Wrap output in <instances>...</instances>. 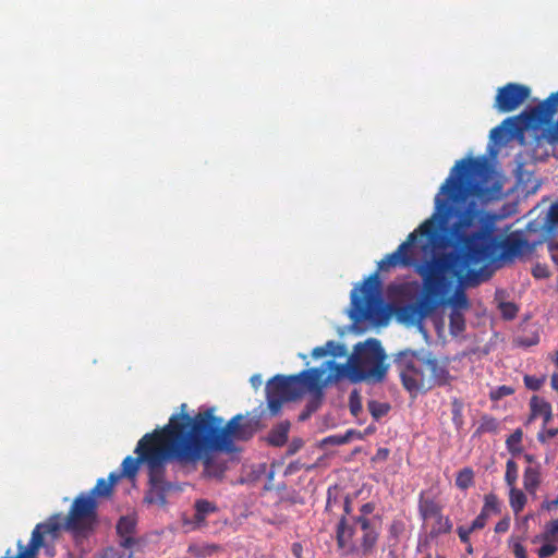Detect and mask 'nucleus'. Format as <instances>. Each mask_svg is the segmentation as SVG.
Here are the masks:
<instances>
[{"instance_id":"f257e3e1","label":"nucleus","mask_w":558,"mask_h":558,"mask_svg":"<svg viewBox=\"0 0 558 558\" xmlns=\"http://www.w3.org/2000/svg\"><path fill=\"white\" fill-rule=\"evenodd\" d=\"M502 181L485 159L465 158L456 162L435 196V213L411 232L398 248L377 264L378 271L413 266L417 238L426 248L441 228L477 266L496 260L513 262L531 253L532 246L520 231L500 239L496 235L498 215L485 207L502 197Z\"/></svg>"},{"instance_id":"f03ea898","label":"nucleus","mask_w":558,"mask_h":558,"mask_svg":"<svg viewBox=\"0 0 558 558\" xmlns=\"http://www.w3.org/2000/svg\"><path fill=\"white\" fill-rule=\"evenodd\" d=\"M150 454L147 459L149 489L146 500L150 504H166L168 492L177 487L175 482L169 476V468L172 472H185L187 466L195 468L201 452L192 456L193 440L184 427L178 414H172L168 424L158 428Z\"/></svg>"},{"instance_id":"7ed1b4c3","label":"nucleus","mask_w":558,"mask_h":558,"mask_svg":"<svg viewBox=\"0 0 558 558\" xmlns=\"http://www.w3.org/2000/svg\"><path fill=\"white\" fill-rule=\"evenodd\" d=\"M451 251L435 255L417 268L423 279L424 291L440 304H448L456 311H466L471 304L464 291L476 287L486 278L469 256L453 242Z\"/></svg>"},{"instance_id":"20e7f679","label":"nucleus","mask_w":558,"mask_h":558,"mask_svg":"<svg viewBox=\"0 0 558 558\" xmlns=\"http://www.w3.org/2000/svg\"><path fill=\"white\" fill-rule=\"evenodd\" d=\"M181 412L177 413L193 440L191 453L203 456L206 451L231 452L234 441L251 439L256 428L252 420H244L241 414L233 416L223 425V418L215 415V408L199 410L194 416L186 412L182 403Z\"/></svg>"},{"instance_id":"39448f33","label":"nucleus","mask_w":558,"mask_h":558,"mask_svg":"<svg viewBox=\"0 0 558 558\" xmlns=\"http://www.w3.org/2000/svg\"><path fill=\"white\" fill-rule=\"evenodd\" d=\"M379 533L368 518L342 515L336 527L337 547L342 556L359 555L362 558L373 554Z\"/></svg>"},{"instance_id":"423d86ee","label":"nucleus","mask_w":558,"mask_h":558,"mask_svg":"<svg viewBox=\"0 0 558 558\" xmlns=\"http://www.w3.org/2000/svg\"><path fill=\"white\" fill-rule=\"evenodd\" d=\"M386 352L377 339L357 343L345 366V376L352 383H381L385 380L388 365Z\"/></svg>"},{"instance_id":"0eeeda50","label":"nucleus","mask_w":558,"mask_h":558,"mask_svg":"<svg viewBox=\"0 0 558 558\" xmlns=\"http://www.w3.org/2000/svg\"><path fill=\"white\" fill-rule=\"evenodd\" d=\"M380 284L376 271L368 276L360 287L353 289L351 293V318L355 323L367 320L375 325L386 324L388 313L383 304Z\"/></svg>"},{"instance_id":"6e6552de","label":"nucleus","mask_w":558,"mask_h":558,"mask_svg":"<svg viewBox=\"0 0 558 558\" xmlns=\"http://www.w3.org/2000/svg\"><path fill=\"white\" fill-rule=\"evenodd\" d=\"M507 122L514 125L523 123L521 126H514L515 131H536L546 124L547 128L543 130V137L549 144L558 143V90L551 93L537 106L526 109L518 116L507 118Z\"/></svg>"},{"instance_id":"1a4fd4ad","label":"nucleus","mask_w":558,"mask_h":558,"mask_svg":"<svg viewBox=\"0 0 558 558\" xmlns=\"http://www.w3.org/2000/svg\"><path fill=\"white\" fill-rule=\"evenodd\" d=\"M97 509L98 501L81 493L73 500L63 524H61V515L58 514L60 529L71 532L76 539L87 537L98 523Z\"/></svg>"},{"instance_id":"9d476101","label":"nucleus","mask_w":558,"mask_h":558,"mask_svg":"<svg viewBox=\"0 0 558 558\" xmlns=\"http://www.w3.org/2000/svg\"><path fill=\"white\" fill-rule=\"evenodd\" d=\"M426 353L427 351L424 349H404L393 355V364L399 373L401 384L410 393L424 391Z\"/></svg>"},{"instance_id":"9b49d317","label":"nucleus","mask_w":558,"mask_h":558,"mask_svg":"<svg viewBox=\"0 0 558 558\" xmlns=\"http://www.w3.org/2000/svg\"><path fill=\"white\" fill-rule=\"evenodd\" d=\"M303 393L298 374L274 376L266 385V399L270 415H278L284 402L294 401Z\"/></svg>"},{"instance_id":"f8f14e48","label":"nucleus","mask_w":558,"mask_h":558,"mask_svg":"<svg viewBox=\"0 0 558 558\" xmlns=\"http://www.w3.org/2000/svg\"><path fill=\"white\" fill-rule=\"evenodd\" d=\"M326 367H312L298 374L303 392L324 393L327 384L339 380L345 376V366L335 361H327Z\"/></svg>"},{"instance_id":"ddd939ff","label":"nucleus","mask_w":558,"mask_h":558,"mask_svg":"<svg viewBox=\"0 0 558 558\" xmlns=\"http://www.w3.org/2000/svg\"><path fill=\"white\" fill-rule=\"evenodd\" d=\"M158 428L154 429L151 433L145 434L137 442L134 452L137 454L136 458L132 456H128L121 463V472L118 474L120 478L128 477L134 478L138 472L141 463H145L147 465V459L150 454V449L153 448L154 441L156 437L159 435Z\"/></svg>"},{"instance_id":"4468645a","label":"nucleus","mask_w":558,"mask_h":558,"mask_svg":"<svg viewBox=\"0 0 558 558\" xmlns=\"http://www.w3.org/2000/svg\"><path fill=\"white\" fill-rule=\"evenodd\" d=\"M531 94L530 87L519 83H508L498 88L494 107L502 113L518 109Z\"/></svg>"},{"instance_id":"2eb2a0df","label":"nucleus","mask_w":558,"mask_h":558,"mask_svg":"<svg viewBox=\"0 0 558 558\" xmlns=\"http://www.w3.org/2000/svg\"><path fill=\"white\" fill-rule=\"evenodd\" d=\"M426 373L424 391L434 387L449 386L454 377L449 372V360L439 359L434 353H426Z\"/></svg>"},{"instance_id":"dca6fc26","label":"nucleus","mask_w":558,"mask_h":558,"mask_svg":"<svg viewBox=\"0 0 558 558\" xmlns=\"http://www.w3.org/2000/svg\"><path fill=\"white\" fill-rule=\"evenodd\" d=\"M438 307V302L425 291L424 298L415 303L405 304L398 308V318L409 325L420 324L427 315Z\"/></svg>"},{"instance_id":"f3484780","label":"nucleus","mask_w":558,"mask_h":558,"mask_svg":"<svg viewBox=\"0 0 558 558\" xmlns=\"http://www.w3.org/2000/svg\"><path fill=\"white\" fill-rule=\"evenodd\" d=\"M136 519L133 515H123L117 523V533L120 537V545L123 548H131L135 545L134 538Z\"/></svg>"},{"instance_id":"a211bd4d","label":"nucleus","mask_w":558,"mask_h":558,"mask_svg":"<svg viewBox=\"0 0 558 558\" xmlns=\"http://www.w3.org/2000/svg\"><path fill=\"white\" fill-rule=\"evenodd\" d=\"M119 481L120 476L118 473L111 472L108 480L98 478L96 485L88 493H85V496H90L97 501L100 498H110Z\"/></svg>"},{"instance_id":"6ab92c4d","label":"nucleus","mask_w":558,"mask_h":558,"mask_svg":"<svg viewBox=\"0 0 558 558\" xmlns=\"http://www.w3.org/2000/svg\"><path fill=\"white\" fill-rule=\"evenodd\" d=\"M522 123H518V126H521ZM517 126V124H515ZM526 130L515 131L514 124L507 122V119H505L500 125L494 128L490 131V138L497 143H504L512 137L523 136L524 132Z\"/></svg>"},{"instance_id":"aec40b11","label":"nucleus","mask_w":558,"mask_h":558,"mask_svg":"<svg viewBox=\"0 0 558 558\" xmlns=\"http://www.w3.org/2000/svg\"><path fill=\"white\" fill-rule=\"evenodd\" d=\"M530 409H531V416L530 420H533L537 416L543 417V424L544 427L551 421L553 418V412H551V405L548 401L544 400L543 398H539L538 396H533L530 400Z\"/></svg>"},{"instance_id":"412c9836","label":"nucleus","mask_w":558,"mask_h":558,"mask_svg":"<svg viewBox=\"0 0 558 558\" xmlns=\"http://www.w3.org/2000/svg\"><path fill=\"white\" fill-rule=\"evenodd\" d=\"M290 427L291 424L289 421H282L277 424L267 436L268 444L275 447H282L288 441Z\"/></svg>"},{"instance_id":"4be33fe9","label":"nucleus","mask_w":558,"mask_h":558,"mask_svg":"<svg viewBox=\"0 0 558 558\" xmlns=\"http://www.w3.org/2000/svg\"><path fill=\"white\" fill-rule=\"evenodd\" d=\"M194 509V522L197 525L204 524L207 515H209L210 513H215L218 510L217 506L207 499L196 500Z\"/></svg>"},{"instance_id":"5701e85b","label":"nucleus","mask_w":558,"mask_h":558,"mask_svg":"<svg viewBox=\"0 0 558 558\" xmlns=\"http://www.w3.org/2000/svg\"><path fill=\"white\" fill-rule=\"evenodd\" d=\"M418 512L422 519L427 520L438 515L441 512V507L434 499L424 498L423 494H421L418 500Z\"/></svg>"},{"instance_id":"b1692460","label":"nucleus","mask_w":558,"mask_h":558,"mask_svg":"<svg viewBox=\"0 0 558 558\" xmlns=\"http://www.w3.org/2000/svg\"><path fill=\"white\" fill-rule=\"evenodd\" d=\"M541 483L539 466H527L523 474V486L530 494H535Z\"/></svg>"},{"instance_id":"393cba45","label":"nucleus","mask_w":558,"mask_h":558,"mask_svg":"<svg viewBox=\"0 0 558 558\" xmlns=\"http://www.w3.org/2000/svg\"><path fill=\"white\" fill-rule=\"evenodd\" d=\"M331 354L333 356H339L343 354V345H340L333 340H329L325 345L316 347L312 351V356L314 359H319Z\"/></svg>"},{"instance_id":"a878e982","label":"nucleus","mask_w":558,"mask_h":558,"mask_svg":"<svg viewBox=\"0 0 558 558\" xmlns=\"http://www.w3.org/2000/svg\"><path fill=\"white\" fill-rule=\"evenodd\" d=\"M215 451H206L204 454L199 458V461H203L204 464V473L209 477H220L223 473V469L216 464L211 454Z\"/></svg>"},{"instance_id":"bb28decb","label":"nucleus","mask_w":558,"mask_h":558,"mask_svg":"<svg viewBox=\"0 0 558 558\" xmlns=\"http://www.w3.org/2000/svg\"><path fill=\"white\" fill-rule=\"evenodd\" d=\"M452 530V522L448 517H444L440 512L438 515L435 517V523L433 524L430 529L429 535L432 537H438L442 534H448Z\"/></svg>"},{"instance_id":"cd10ccee","label":"nucleus","mask_w":558,"mask_h":558,"mask_svg":"<svg viewBox=\"0 0 558 558\" xmlns=\"http://www.w3.org/2000/svg\"><path fill=\"white\" fill-rule=\"evenodd\" d=\"M526 501L527 498L521 489H518L517 487L510 488L509 504L514 514L520 513L524 509Z\"/></svg>"},{"instance_id":"c85d7f7f","label":"nucleus","mask_w":558,"mask_h":558,"mask_svg":"<svg viewBox=\"0 0 558 558\" xmlns=\"http://www.w3.org/2000/svg\"><path fill=\"white\" fill-rule=\"evenodd\" d=\"M499 430V422L490 415H483L480 425L475 430V435L481 436L486 433L497 434Z\"/></svg>"},{"instance_id":"c756f323","label":"nucleus","mask_w":558,"mask_h":558,"mask_svg":"<svg viewBox=\"0 0 558 558\" xmlns=\"http://www.w3.org/2000/svg\"><path fill=\"white\" fill-rule=\"evenodd\" d=\"M449 328L451 335L458 336L465 329V318L461 311L451 310L449 315Z\"/></svg>"},{"instance_id":"7c9ffc66","label":"nucleus","mask_w":558,"mask_h":558,"mask_svg":"<svg viewBox=\"0 0 558 558\" xmlns=\"http://www.w3.org/2000/svg\"><path fill=\"white\" fill-rule=\"evenodd\" d=\"M522 438H523V432L521 428H517L508 438L506 439V447L508 451L512 456L520 454L523 450L522 448Z\"/></svg>"},{"instance_id":"2f4dec72","label":"nucleus","mask_w":558,"mask_h":558,"mask_svg":"<svg viewBox=\"0 0 558 558\" xmlns=\"http://www.w3.org/2000/svg\"><path fill=\"white\" fill-rule=\"evenodd\" d=\"M474 483V472L471 468L460 470L456 477V485L460 489H468Z\"/></svg>"},{"instance_id":"473e14b6","label":"nucleus","mask_w":558,"mask_h":558,"mask_svg":"<svg viewBox=\"0 0 558 558\" xmlns=\"http://www.w3.org/2000/svg\"><path fill=\"white\" fill-rule=\"evenodd\" d=\"M482 511L488 515L490 513L497 514L500 512L499 499L495 494L490 493V494L485 495Z\"/></svg>"},{"instance_id":"72a5a7b5","label":"nucleus","mask_w":558,"mask_h":558,"mask_svg":"<svg viewBox=\"0 0 558 558\" xmlns=\"http://www.w3.org/2000/svg\"><path fill=\"white\" fill-rule=\"evenodd\" d=\"M519 475V466L514 460L510 459L506 463L505 482L511 487H515V483Z\"/></svg>"},{"instance_id":"f704fd0d","label":"nucleus","mask_w":558,"mask_h":558,"mask_svg":"<svg viewBox=\"0 0 558 558\" xmlns=\"http://www.w3.org/2000/svg\"><path fill=\"white\" fill-rule=\"evenodd\" d=\"M539 342V335L536 331L530 333H522L514 338V343L518 347L529 348Z\"/></svg>"},{"instance_id":"c9c22d12","label":"nucleus","mask_w":558,"mask_h":558,"mask_svg":"<svg viewBox=\"0 0 558 558\" xmlns=\"http://www.w3.org/2000/svg\"><path fill=\"white\" fill-rule=\"evenodd\" d=\"M367 408L375 420H379L381 416L386 415L390 410V405L388 403L378 402L375 400L369 401Z\"/></svg>"},{"instance_id":"e433bc0d","label":"nucleus","mask_w":558,"mask_h":558,"mask_svg":"<svg viewBox=\"0 0 558 558\" xmlns=\"http://www.w3.org/2000/svg\"><path fill=\"white\" fill-rule=\"evenodd\" d=\"M463 403L458 398H453L451 401V414L452 422L457 427H461L463 424Z\"/></svg>"},{"instance_id":"4c0bfd02","label":"nucleus","mask_w":558,"mask_h":558,"mask_svg":"<svg viewBox=\"0 0 558 558\" xmlns=\"http://www.w3.org/2000/svg\"><path fill=\"white\" fill-rule=\"evenodd\" d=\"M349 409L353 416H357L362 412V400L357 390H353L349 396Z\"/></svg>"},{"instance_id":"58836bf2","label":"nucleus","mask_w":558,"mask_h":558,"mask_svg":"<svg viewBox=\"0 0 558 558\" xmlns=\"http://www.w3.org/2000/svg\"><path fill=\"white\" fill-rule=\"evenodd\" d=\"M542 538L545 542H558V519L546 524Z\"/></svg>"},{"instance_id":"ea45409f","label":"nucleus","mask_w":558,"mask_h":558,"mask_svg":"<svg viewBox=\"0 0 558 558\" xmlns=\"http://www.w3.org/2000/svg\"><path fill=\"white\" fill-rule=\"evenodd\" d=\"M499 310H500V313H501V316L505 318V319H513L517 314H518V306L512 303V302H501L499 304Z\"/></svg>"},{"instance_id":"a19ab883","label":"nucleus","mask_w":558,"mask_h":558,"mask_svg":"<svg viewBox=\"0 0 558 558\" xmlns=\"http://www.w3.org/2000/svg\"><path fill=\"white\" fill-rule=\"evenodd\" d=\"M509 546L511 547L515 558H527L525 547L519 538L511 537L509 539Z\"/></svg>"},{"instance_id":"79ce46f5","label":"nucleus","mask_w":558,"mask_h":558,"mask_svg":"<svg viewBox=\"0 0 558 558\" xmlns=\"http://www.w3.org/2000/svg\"><path fill=\"white\" fill-rule=\"evenodd\" d=\"M354 434L353 430H347L343 435H333L326 438L325 442L331 444V445H344L351 440L352 435Z\"/></svg>"},{"instance_id":"37998d69","label":"nucleus","mask_w":558,"mask_h":558,"mask_svg":"<svg viewBox=\"0 0 558 558\" xmlns=\"http://www.w3.org/2000/svg\"><path fill=\"white\" fill-rule=\"evenodd\" d=\"M544 384V378H538L531 375L524 376V385L527 389L537 391L541 389L542 385Z\"/></svg>"},{"instance_id":"c03bdc74","label":"nucleus","mask_w":558,"mask_h":558,"mask_svg":"<svg viewBox=\"0 0 558 558\" xmlns=\"http://www.w3.org/2000/svg\"><path fill=\"white\" fill-rule=\"evenodd\" d=\"M551 543L553 542H546V544L538 548L537 555L539 558H548L558 550V547Z\"/></svg>"},{"instance_id":"a18cd8bd","label":"nucleus","mask_w":558,"mask_h":558,"mask_svg":"<svg viewBox=\"0 0 558 558\" xmlns=\"http://www.w3.org/2000/svg\"><path fill=\"white\" fill-rule=\"evenodd\" d=\"M547 220L551 229L558 230V203H555L550 206Z\"/></svg>"},{"instance_id":"49530a36","label":"nucleus","mask_w":558,"mask_h":558,"mask_svg":"<svg viewBox=\"0 0 558 558\" xmlns=\"http://www.w3.org/2000/svg\"><path fill=\"white\" fill-rule=\"evenodd\" d=\"M513 393V389L510 386H499L496 390L490 392V398L493 400H499L504 397L510 396Z\"/></svg>"},{"instance_id":"de8ad7c7","label":"nucleus","mask_w":558,"mask_h":558,"mask_svg":"<svg viewBox=\"0 0 558 558\" xmlns=\"http://www.w3.org/2000/svg\"><path fill=\"white\" fill-rule=\"evenodd\" d=\"M323 396H324V393H320V395L312 393V398L306 404V408H307V410H310V412L314 413L319 409L322 401H323Z\"/></svg>"},{"instance_id":"09e8293b","label":"nucleus","mask_w":558,"mask_h":558,"mask_svg":"<svg viewBox=\"0 0 558 558\" xmlns=\"http://www.w3.org/2000/svg\"><path fill=\"white\" fill-rule=\"evenodd\" d=\"M488 517V514L481 510L480 514L473 520L471 524V530L476 531L483 529L487 523Z\"/></svg>"},{"instance_id":"8fccbe9b","label":"nucleus","mask_w":558,"mask_h":558,"mask_svg":"<svg viewBox=\"0 0 558 558\" xmlns=\"http://www.w3.org/2000/svg\"><path fill=\"white\" fill-rule=\"evenodd\" d=\"M472 532H474V530H471V525L469 527L458 526V529H457V533L459 535V538L464 544H469L470 535H471Z\"/></svg>"},{"instance_id":"3c124183","label":"nucleus","mask_w":558,"mask_h":558,"mask_svg":"<svg viewBox=\"0 0 558 558\" xmlns=\"http://www.w3.org/2000/svg\"><path fill=\"white\" fill-rule=\"evenodd\" d=\"M558 434V428H548L538 433L537 439L541 442H545L548 439L554 438Z\"/></svg>"},{"instance_id":"603ef678","label":"nucleus","mask_w":558,"mask_h":558,"mask_svg":"<svg viewBox=\"0 0 558 558\" xmlns=\"http://www.w3.org/2000/svg\"><path fill=\"white\" fill-rule=\"evenodd\" d=\"M219 549V546L218 545H207L203 548H199L197 549V551L195 553V555L197 557H201V558H205L207 556H210L211 554H214L215 551H217Z\"/></svg>"},{"instance_id":"864d4df0","label":"nucleus","mask_w":558,"mask_h":558,"mask_svg":"<svg viewBox=\"0 0 558 558\" xmlns=\"http://www.w3.org/2000/svg\"><path fill=\"white\" fill-rule=\"evenodd\" d=\"M389 457V449L387 448H378L374 457L372 458L373 462H383L386 461Z\"/></svg>"},{"instance_id":"5fc2aeb1","label":"nucleus","mask_w":558,"mask_h":558,"mask_svg":"<svg viewBox=\"0 0 558 558\" xmlns=\"http://www.w3.org/2000/svg\"><path fill=\"white\" fill-rule=\"evenodd\" d=\"M509 526H510V518L506 517L496 523L495 532L496 533H505L509 530Z\"/></svg>"},{"instance_id":"6e6d98bb","label":"nucleus","mask_w":558,"mask_h":558,"mask_svg":"<svg viewBox=\"0 0 558 558\" xmlns=\"http://www.w3.org/2000/svg\"><path fill=\"white\" fill-rule=\"evenodd\" d=\"M548 247L554 263L558 266V242L549 243Z\"/></svg>"},{"instance_id":"4d7b16f0","label":"nucleus","mask_w":558,"mask_h":558,"mask_svg":"<svg viewBox=\"0 0 558 558\" xmlns=\"http://www.w3.org/2000/svg\"><path fill=\"white\" fill-rule=\"evenodd\" d=\"M375 509V505L373 502H366L364 505H362V507L360 508V512L361 514L360 515H363L364 518H366L367 514H371Z\"/></svg>"},{"instance_id":"13d9d810","label":"nucleus","mask_w":558,"mask_h":558,"mask_svg":"<svg viewBox=\"0 0 558 558\" xmlns=\"http://www.w3.org/2000/svg\"><path fill=\"white\" fill-rule=\"evenodd\" d=\"M32 555H34V551L31 549V550H27L24 553H16V555H14V556H10V549H9V550H7V554L3 558H31Z\"/></svg>"},{"instance_id":"bf43d9fd","label":"nucleus","mask_w":558,"mask_h":558,"mask_svg":"<svg viewBox=\"0 0 558 558\" xmlns=\"http://www.w3.org/2000/svg\"><path fill=\"white\" fill-rule=\"evenodd\" d=\"M302 440H293L292 444L290 445L288 452L290 454L295 453L302 447Z\"/></svg>"},{"instance_id":"052dcab7","label":"nucleus","mask_w":558,"mask_h":558,"mask_svg":"<svg viewBox=\"0 0 558 558\" xmlns=\"http://www.w3.org/2000/svg\"><path fill=\"white\" fill-rule=\"evenodd\" d=\"M551 388L558 391V373H554L550 379Z\"/></svg>"},{"instance_id":"680f3d73","label":"nucleus","mask_w":558,"mask_h":558,"mask_svg":"<svg viewBox=\"0 0 558 558\" xmlns=\"http://www.w3.org/2000/svg\"><path fill=\"white\" fill-rule=\"evenodd\" d=\"M293 554L296 558H302V548L299 544H293Z\"/></svg>"},{"instance_id":"e2e57ef3","label":"nucleus","mask_w":558,"mask_h":558,"mask_svg":"<svg viewBox=\"0 0 558 558\" xmlns=\"http://www.w3.org/2000/svg\"><path fill=\"white\" fill-rule=\"evenodd\" d=\"M312 413L313 412H310V410H307V408L305 407V410L300 414V421H305L311 416Z\"/></svg>"},{"instance_id":"0e129e2a","label":"nucleus","mask_w":558,"mask_h":558,"mask_svg":"<svg viewBox=\"0 0 558 558\" xmlns=\"http://www.w3.org/2000/svg\"><path fill=\"white\" fill-rule=\"evenodd\" d=\"M344 512H345V514H349L351 512V501H350L349 497H345V500H344Z\"/></svg>"},{"instance_id":"69168bd1","label":"nucleus","mask_w":558,"mask_h":558,"mask_svg":"<svg viewBox=\"0 0 558 558\" xmlns=\"http://www.w3.org/2000/svg\"><path fill=\"white\" fill-rule=\"evenodd\" d=\"M524 459H525V461L527 463H534L535 462L534 456L529 454V453L524 454Z\"/></svg>"},{"instance_id":"338daca9","label":"nucleus","mask_w":558,"mask_h":558,"mask_svg":"<svg viewBox=\"0 0 558 558\" xmlns=\"http://www.w3.org/2000/svg\"><path fill=\"white\" fill-rule=\"evenodd\" d=\"M553 361H554L555 365L558 367V350L555 352Z\"/></svg>"},{"instance_id":"774afa93","label":"nucleus","mask_w":558,"mask_h":558,"mask_svg":"<svg viewBox=\"0 0 558 558\" xmlns=\"http://www.w3.org/2000/svg\"><path fill=\"white\" fill-rule=\"evenodd\" d=\"M466 551H468L469 554H472V553H473V547H472V545H471L470 543L468 544Z\"/></svg>"}]
</instances>
